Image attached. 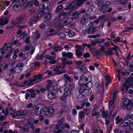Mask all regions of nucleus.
Masks as SVG:
<instances>
[{
  "label": "nucleus",
  "instance_id": "nucleus-29",
  "mask_svg": "<svg viewBox=\"0 0 133 133\" xmlns=\"http://www.w3.org/2000/svg\"><path fill=\"white\" fill-rule=\"evenodd\" d=\"M35 79H30L29 81L25 80V85L26 84L27 86L33 85L34 84V82H35Z\"/></svg>",
  "mask_w": 133,
  "mask_h": 133
},
{
  "label": "nucleus",
  "instance_id": "nucleus-37",
  "mask_svg": "<svg viewBox=\"0 0 133 133\" xmlns=\"http://www.w3.org/2000/svg\"><path fill=\"white\" fill-rule=\"evenodd\" d=\"M14 68V63L12 64L11 65V68L9 69V71L11 74H14L16 73V71Z\"/></svg>",
  "mask_w": 133,
  "mask_h": 133
},
{
  "label": "nucleus",
  "instance_id": "nucleus-60",
  "mask_svg": "<svg viewBox=\"0 0 133 133\" xmlns=\"http://www.w3.org/2000/svg\"><path fill=\"white\" fill-rule=\"evenodd\" d=\"M45 109L47 110H49L52 112L53 113L54 111V108L52 107H46Z\"/></svg>",
  "mask_w": 133,
  "mask_h": 133
},
{
  "label": "nucleus",
  "instance_id": "nucleus-45",
  "mask_svg": "<svg viewBox=\"0 0 133 133\" xmlns=\"http://www.w3.org/2000/svg\"><path fill=\"white\" fill-rule=\"evenodd\" d=\"M64 76L66 79L67 81H68L69 82H71L70 77L69 76H68L67 74H64Z\"/></svg>",
  "mask_w": 133,
  "mask_h": 133
},
{
  "label": "nucleus",
  "instance_id": "nucleus-56",
  "mask_svg": "<svg viewBox=\"0 0 133 133\" xmlns=\"http://www.w3.org/2000/svg\"><path fill=\"white\" fill-rule=\"evenodd\" d=\"M68 108L66 105H65L62 106L61 109L63 110V112H65L67 111L68 110Z\"/></svg>",
  "mask_w": 133,
  "mask_h": 133
},
{
  "label": "nucleus",
  "instance_id": "nucleus-17",
  "mask_svg": "<svg viewBox=\"0 0 133 133\" xmlns=\"http://www.w3.org/2000/svg\"><path fill=\"white\" fill-rule=\"evenodd\" d=\"M36 89H29L26 90V92L28 93H30V97L31 98H35L36 95L37 94L36 93Z\"/></svg>",
  "mask_w": 133,
  "mask_h": 133
},
{
  "label": "nucleus",
  "instance_id": "nucleus-64",
  "mask_svg": "<svg viewBox=\"0 0 133 133\" xmlns=\"http://www.w3.org/2000/svg\"><path fill=\"white\" fill-rule=\"evenodd\" d=\"M121 4H125L128 1V0H118Z\"/></svg>",
  "mask_w": 133,
  "mask_h": 133
},
{
  "label": "nucleus",
  "instance_id": "nucleus-34",
  "mask_svg": "<svg viewBox=\"0 0 133 133\" xmlns=\"http://www.w3.org/2000/svg\"><path fill=\"white\" fill-rule=\"evenodd\" d=\"M129 71L128 70V69H127L124 72H122V75L123 76H125L126 77L128 78L129 75H130V72H129Z\"/></svg>",
  "mask_w": 133,
  "mask_h": 133
},
{
  "label": "nucleus",
  "instance_id": "nucleus-33",
  "mask_svg": "<svg viewBox=\"0 0 133 133\" xmlns=\"http://www.w3.org/2000/svg\"><path fill=\"white\" fill-rule=\"evenodd\" d=\"M75 34L73 30H69L68 31V36L70 37H72L75 35Z\"/></svg>",
  "mask_w": 133,
  "mask_h": 133
},
{
  "label": "nucleus",
  "instance_id": "nucleus-38",
  "mask_svg": "<svg viewBox=\"0 0 133 133\" xmlns=\"http://www.w3.org/2000/svg\"><path fill=\"white\" fill-rule=\"evenodd\" d=\"M52 81L51 80H49L47 82L48 84L45 88H46L47 90H48V89H49L51 87L52 84Z\"/></svg>",
  "mask_w": 133,
  "mask_h": 133
},
{
  "label": "nucleus",
  "instance_id": "nucleus-28",
  "mask_svg": "<svg viewBox=\"0 0 133 133\" xmlns=\"http://www.w3.org/2000/svg\"><path fill=\"white\" fill-rule=\"evenodd\" d=\"M54 70L55 72H56V74H58V75H60L65 72V71L59 70V69L55 66L54 67Z\"/></svg>",
  "mask_w": 133,
  "mask_h": 133
},
{
  "label": "nucleus",
  "instance_id": "nucleus-23",
  "mask_svg": "<svg viewBox=\"0 0 133 133\" xmlns=\"http://www.w3.org/2000/svg\"><path fill=\"white\" fill-rule=\"evenodd\" d=\"M48 94L47 95L48 98L51 99H53L55 97L54 92L52 90H48Z\"/></svg>",
  "mask_w": 133,
  "mask_h": 133
},
{
  "label": "nucleus",
  "instance_id": "nucleus-49",
  "mask_svg": "<svg viewBox=\"0 0 133 133\" xmlns=\"http://www.w3.org/2000/svg\"><path fill=\"white\" fill-rule=\"evenodd\" d=\"M86 19L84 17H83L80 20L81 24L82 25H84L86 22Z\"/></svg>",
  "mask_w": 133,
  "mask_h": 133
},
{
  "label": "nucleus",
  "instance_id": "nucleus-51",
  "mask_svg": "<svg viewBox=\"0 0 133 133\" xmlns=\"http://www.w3.org/2000/svg\"><path fill=\"white\" fill-rule=\"evenodd\" d=\"M98 116V117H100L101 116V114L99 113L98 112L96 111L94 112H92L91 116L92 117H93L94 116Z\"/></svg>",
  "mask_w": 133,
  "mask_h": 133
},
{
  "label": "nucleus",
  "instance_id": "nucleus-8",
  "mask_svg": "<svg viewBox=\"0 0 133 133\" xmlns=\"http://www.w3.org/2000/svg\"><path fill=\"white\" fill-rule=\"evenodd\" d=\"M94 4V2H88L86 4V5L88 7V9L86 11L87 15H89L92 12L95 7Z\"/></svg>",
  "mask_w": 133,
  "mask_h": 133
},
{
  "label": "nucleus",
  "instance_id": "nucleus-55",
  "mask_svg": "<svg viewBox=\"0 0 133 133\" xmlns=\"http://www.w3.org/2000/svg\"><path fill=\"white\" fill-rule=\"evenodd\" d=\"M58 35L59 37L61 38H64L66 37L65 34L63 32L59 33L58 34Z\"/></svg>",
  "mask_w": 133,
  "mask_h": 133
},
{
  "label": "nucleus",
  "instance_id": "nucleus-31",
  "mask_svg": "<svg viewBox=\"0 0 133 133\" xmlns=\"http://www.w3.org/2000/svg\"><path fill=\"white\" fill-rule=\"evenodd\" d=\"M76 57L78 58H80L82 55V51L79 50H76Z\"/></svg>",
  "mask_w": 133,
  "mask_h": 133
},
{
  "label": "nucleus",
  "instance_id": "nucleus-57",
  "mask_svg": "<svg viewBox=\"0 0 133 133\" xmlns=\"http://www.w3.org/2000/svg\"><path fill=\"white\" fill-rule=\"evenodd\" d=\"M83 56L84 58H88L90 57V55L89 53L88 52H86L83 55Z\"/></svg>",
  "mask_w": 133,
  "mask_h": 133
},
{
  "label": "nucleus",
  "instance_id": "nucleus-36",
  "mask_svg": "<svg viewBox=\"0 0 133 133\" xmlns=\"http://www.w3.org/2000/svg\"><path fill=\"white\" fill-rule=\"evenodd\" d=\"M79 117L81 120L85 118V116L83 111H80L79 113Z\"/></svg>",
  "mask_w": 133,
  "mask_h": 133
},
{
  "label": "nucleus",
  "instance_id": "nucleus-43",
  "mask_svg": "<svg viewBox=\"0 0 133 133\" xmlns=\"http://www.w3.org/2000/svg\"><path fill=\"white\" fill-rule=\"evenodd\" d=\"M21 5H20V6ZM19 5H14L13 7V10L16 11H17L19 10L20 9Z\"/></svg>",
  "mask_w": 133,
  "mask_h": 133
},
{
  "label": "nucleus",
  "instance_id": "nucleus-40",
  "mask_svg": "<svg viewBox=\"0 0 133 133\" xmlns=\"http://www.w3.org/2000/svg\"><path fill=\"white\" fill-rule=\"evenodd\" d=\"M7 45V43H5L4 44L3 46L0 49V52L3 55L4 54L5 52L4 51L5 47Z\"/></svg>",
  "mask_w": 133,
  "mask_h": 133
},
{
  "label": "nucleus",
  "instance_id": "nucleus-50",
  "mask_svg": "<svg viewBox=\"0 0 133 133\" xmlns=\"http://www.w3.org/2000/svg\"><path fill=\"white\" fill-rule=\"evenodd\" d=\"M110 77L109 75L104 76V78L105 80L108 83H110V82L111 81V79L110 78Z\"/></svg>",
  "mask_w": 133,
  "mask_h": 133
},
{
  "label": "nucleus",
  "instance_id": "nucleus-2",
  "mask_svg": "<svg viewBox=\"0 0 133 133\" xmlns=\"http://www.w3.org/2000/svg\"><path fill=\"white\" fill-rule=\"evenodd\" d=\"M66 122L64 117H62L58 122V123L54 128V130L56 133H68V130L62 129L63 125Z\"/></svg>",
  "mask_w": 133,
  "mask_h": 133
},
{
  "label": "nucleus",
  "instance_id": "nucleus-16",
  "mask_svg": "<svg viewBox=\"0 0 133 133\" xmlns=\"http://www.w3.org/2000/svg\"><path fill=\"white\" fill-rule=\"evenodd\" d=\"M61 61L62 62L64 65L63 67V68H64L65 66V65H71L73 63L72 61L71 60L68 61L66 58L65 57L64 58L63 57H62Z\"/></svg>",
  "mask_w": 133,
  "mask_h": 133
},
{
  "label": "nucleus",
  "instance_id": "nucleus-59",
  "mask_svg": "<svg viewBox=\"0 0 133 133\" xmlns=\"http://www.w3.org/2000/svg\"><path fill=\"white\" fill-rule=\"evenodd\" d=\"M17 84L19 87H24L25 85V81L23 83L22 82L21 83L18 82Z\"/></svg>",
  "mask_w": 133,
  "mask_h": 133
},
{
  "label": "nucleus",
  "instance_id": "nucleus-61",
  "mask_svg": "<svg viewBox=\"0 0 133 133\" xmlns=\"http://www.w3.org/2000/svg\"><path fill=\"white\" fill-rule=\"evenodd\" d=\"M49 61V63L51 65L55 64L57 62V61L55 59H51Z\"/></svg>",
  "mask_w": 133,
  "mask_h": 133
},
{
  "label": "nucleus",
  "instance_id": "nucleus-54",
  "mask_svg": "<svg viewBox=\"0 0 133 133\" xmlns=\"http://www.w3.org/2000/svg\"><path fill=\"white\" fill-rule=\"evenodd\" d=\"M33 5L36 6H38L39 5V2L37 0H34L33 1Z\"/></svg>",
  "mask_w": 133,
  "mask_h": 133
},
{
  "label": "nucleus",
  "instance_id": "nucleus-32",
  "mask_svg": "<svg viewBox=\"0 0 133 133\" xmlns=\"http://www.w3.org/2000/svg\"><path fill=\"white\" fill-rule=\"evenodd\" d=\"M63 8V6L62 5H60L59 6L56 8V13H58L61 11Z\"/></svg>",
  "mask_w": 133,
  "mask_h": 133
},
{
  "label": "nucleus",
  "instance_id": "nucleus-7",
  "mask_svg": "<svg viewBox=\"0 0 133 133\" xmlns=\"http://www.w3.org/2000/svg\"><path fill=\"white\" fill-rule=\"evenodd\" d=\"M118 49L121 51L120 49L118 47L115 48H114L113 49H111L110 48H109L108 49V51H105V53L106 54V55L109 56L112 55L114 54V52L112 51L113 50L115 52V54L117 56H118L119 55L117 50Z\"/></svg>",
  "mask_w": 133,
  "mask_h": 133
},
{
  "label": "nucleus",
  "instance_id": "nucleus-26",
  "mask_svg": "<svg viewBox=\"0 0 133 133\" xmlns=\"http://www.w3.org/2000/svg\"><path fill=\"white\" fill-rule=\"evenodd\" d=\"M124 118L130 122L131 123L132 122H133V114L127 115Z\"/></svg>",
  "mask_w": 133,
  "mask_h": 133
},
{
  "label": "nucleus",
  "instance_id": "nucleus-15",
  "mask_svg": "<svg viewBox=\"0 0 133 133\" xmlns=\"http://www.w3.org/2000/svg\"><path fill=\"white\" fill-rule=\"evenodd\" d=\"M34 127L35 126L34 124L31 123L29 121L27 123H25V132H29L30 131L29 129L30 128L34 129Z\"/></svg>",
  "mask_w": 133,
  "mask_h": 133
},
{
  "label": "nucleus",
  "instance_id": "nucleus-62",
  "mask_svg": "<svg viewBox=\"0 0 133 133\" xmlns=\"http://www.w3.org/2000/svg\"><path fill=\"white\" fill-rule=\"evenodd\" d=\"M117 92V91H115V92H114L112 95V99H113L115 100V99H116V93Z\"/></svg>",
  "mask_w": 133,
  "mask_h": 133
},
{
  "label": "nucleus",
  "instance_id": "nucleus-27",
  "mask_svg": "<svg viewBox=\"0 0 133 133\" xmlns=\"http://www.w3.org/2000/svg\"><path fill=\"white\" fill-rule=\"evenodd\" d=\"M96 29V28L94 26H91L89 28L87 31L88 34H92L93 33Z\"/></svg>",
  "mask_w": 133,
  "mask_h": 133
},
{
  "label": "nucleus",
  "instance_id": "nucleus-21",
  "mask_svg": "<svg viewBox=\"0 0 133 133\" xmlns=\"http://www.w3.org/2000/svg\"><path fill=\"white\" fill-rule=\"evenodd\" d=\"M24 111L20 110L17 112L15 114V118L18 119L22 118L24 116Z\"/></svg>",
  "mask_w": 133,
  "mask_h": 133
},
{
  "label": "nucleus",
  "instance_id": "nucleus-4",
  "mask_svg": "<svg viewBox=\"0 0 133 133\" xmlns=\"http://www.w3.org/2000/svg\"><path fill=\"white\" fill-rule=\"evenodd\" d=\"M110 4L109 2H106L97 10L96 12H97V13L96 14H107V13L111 12L112 10V8H110L108 10H105L109 8V5Z\"/></svg>",
  "mask_w": 133,
  "mask_h": 133
},
{
  "label": "nucleus",
  "instance_id": "nucleus-48",
  "mask_svg": "<svg viewBox=\"0 0 133 133\" xmlns=\"http://www.w3.org/2000/svg\"><path fill=\"white\" fill-rule=\"evenodd\" d=\"M113 41L115 42V43H116L117 42H121V40H120V37H117L113 39Z\"/></svg>",
  "mask_w": 133,
  "mask_h": 133
},
{
  "label": "nucleus",
  "instance_id": "nucleus-24",
  "mask_svg": "<svg viewBox=\"0 0 133 133\" xmlns=\"http://www.w3.org/2000/svg\"><path fill=\"white\" fill-rule=\"evenodd\" d=\"M9 21V20L8 18L0 19V25L3 26L6 24Z\"/></svg>",
  "mask_w": 133,
  "mask_h": 133
},
{
  "label": "nucleus",
  "instance_id": "nucleus-30",
  "mask_svg": "<svg viewBox=\"0 0 133 133\" xmlns=\"http://www.w3.org/2000/svg\"><path fill=\"white\" fill-rule=\"evenodd\" d=\"M115 120L116 121V124H118L123 121V119L122 118H120V116L119 115H118L116 117Z\"/></svg>",
  "mask_w": 133,
  "mask_h": 133
},
{
  "label": "nucleus",
  "instance_id": "nucleus-25",
  "mask_svg": "<svg viewBox=\"0 0 133 133\" xmlns=\"http://www.w3.org/2000/svg\"><path fill=\"white\" fill-rule=\"evenodd\" d=\"M12 45L11 44L9 43L7 45L6 47H5V51H10V53L12 54L13 51V50L12 49Z\"/></svg>",
  "mask_w": 133,
  "mask_h": 133
},
{
  "label": "nucleus",
  "instance_id": "nucleus-52",
  "mask_svg": "<svg viewBox=\"0 0 133 133\" xmlns=\"http://www.w3.org/2000/svg\"><path fill=\"white\" fill-rule=\"evenodd\" d=\"M77 69L78 71L80 70L81 72H83L85 69V67L83 65H82L78 67Z\"/></svg>",
  "mask_w": 133,
  "mask_h": 133
},
{
  "label": "nucleus",
  "instance_id": "nucleus-5",
  "mask_svg": "<svg viewBox=\"0 0 133 133\" xmlns=\"http://www.w3.org/2000/svg\"><path fill=\"white\" fill-rule=\"evenodd\" d=\"M79 13L77 11H75L71 15V17H68L64 21L63 25L64 26H66L70 24L71 22L73 21L74 19H77L79 17Z\"/></svg>",
  "mask_w": 133,
  "mask_h": 133
},
{
  "label": "nucleus",
  "instance_id": "nucleus-10",
  "mask_svg": "<svg viewBox=\"0 0 133 133\" xmlns=\"http://www.w3.org/2000/svg\"><path fill=\"white\" fill-rule=\"evenodd\" d=\"M85 89H83L82 91L80 90L79 91V94L78 95L77 99L79 101L81 102L84 100L86 97V96L85 95L83 94V93H86L85 91L88 90H85Z\"/></svg>",
  "mask_w": 133,
  "mask_h": 133
},
{
  "label": "nucleus",
  "instance_id": "nucleus-39",
  "mask_svg": "<svg viewBox=\"0 0 133 133\" xmlns=\"http://www.w3.org/2000/svg\"><path fill=\"white\" fill-rule=\"evenodd\" d=\"M66 57L70 59H72L74 58L73 56V53L70 52H67Z\"/></svg>",
  "mask_w": 133,
  "mask_h": 133
},
{
  "label": "nucleus",
  "instance_id": "nucleus-44",
  "mask_svg": "<svg viewBox=\"0 0 133 133\" xmlns=\"http://www.w3.org/2000/svg\"><path fill=\"white\" fill-rule=\"evenodd\" d=\"M127 82L131 84L132 85V88L133 89V77H131L130 79L128 78Z\"/></svg>",
  "mask_w": 133,
  "mask_h": 133
},
{
  "label": "nucleus",
  "instance_id": "nucleus-35",
  "mask_svg": "<svg viewBox=\"0 0 133 133\" xmlns=\"http://www.w3.org/2000/svg\"><path fill=\"white\" fill-rule=\"evenodd\" d=\"M43 75L42 74H38V75L35 76L34 77V79H35V81L38 79H40L42 77Z\"/></svg>",
  "mask_w": 133,
  "mask_h": 133
},
{
  "label": "nucleus",
  "instance_id": "nucleus-42",
  "mask_svg": "<svg viewBox=\"0 0 133 133\" xmlns=\"http://www.w3.org/2000/svg\"><path fill=\"white\" fill-rule=\"evenodd\" d=\"M102 115L103 117H104L105 119H107L108 117V114L107 111H106L104 110H103L102 112Z\"/></svg>",
  "mask_w": 133,
  "mask_h": 133
},
{
  "label": "nucleus",
  "instance_id": "nucleus-18",
  "mask_svg": "<svg viewBox=\"0 0 133 133\" xmlns=\"http://www.w3.org/2000/svg\"><path fill=\"white\" fill-rule=\"evenodd\" d=\"M105 40L104 38H102L101 40H96L94 41H91V45L93 46H95L97 44H98L99 45L100 44H103V42Z\"/></svg>",
  "mask_w": 133,
  "mask_h": 133
},
{
  "label": "nucleus",
  "instance_id": "nucleus-53",
  "mask_svg": "<svg viewBox=\"0 0 133 133\" xmlns=\"http://www.w3.org/2000/svg\"><path fill=\"white\" fill-rule=\"evenodd\" d=\"M70 128V126L69 124L68 123H67L66 121L65 122L63 125L62 129H64V128Z\"/></svg>",
  "mask_w": 133,
  "mask_h": 133
},
{
  "label": "nucleus",
  "instance_id": "nucleus-19",
  "mask_svg": "<svg viewBox=\"0 0 133 133\" xmlns=\"http://www.w3.org/2000/svg\"><path fill=\"white\" fill-rule=\"evenodd\" d=\"M23 63L18 64L15 67L14 69L15 70L16 73L20 72L23 66Z\"/></svg>",
  "mask_w": 133,
  "mask_h": 133
},
{
  "label": "nucleus",
  "instance_id": "nucleus-11",
  "mask_svg": "<svg viewBox=\"0 0 133 133\" xmlns=\"http://www.w3.org/2000/svg\"><path fill=\"white\" fill-rule=\"evenodd\" d=\"M127 80H125L123 85V87L121 88V90L122 91H124L125 90L126 91H127L130 87L132 88V85L130 83L127 82Z\"/></svg>",
  "mask_w": 133,
  "mask_h": 133
},
{
  "label": "nucleus",
  "instance_id": "nucleus-3",
  "mask_svg": "<svg viewBox=\"0 0 133 133\" xmlns=\"http://www.w3.org/2000/svg\"><path fill=\"white\" fill-rule=\"evenodd\" d=\"M74 87L71 84H70L65 88L64 90V92L60 97L61 100L63 101L67 98L68 96H69L72 94V91Z\"/></svg>",
  "mask_w": 133,
  "mask_h": 133
},
{
  "label": "nucleus",
  "instance_id": "nucleus-63",
  "mask_svg": "<svg viewBox=\"0 0 133 133\" xmlns=\"http://www.w3.org/2000/svg\"><path fill=\"white\" fill-rule=\"evenodd\" d=\"M119 133H131V132L129 131L126 130H122L119 131Z\"/></svg>",
  "mask_w": 133,
  "mask_h": 133
},
{
  "label": "nucleus",
  "instance_id": "nucleus-58",
  "mask_svg": "<svg viewBox=\"0 0 133 133\" xmlns=\"http://www.w3.org/2000/svg\"><path fill=\"white\" fill-rule=\"evenodd\" d=\"M63 110L61 109L57 113V117H61L63 113Z\"/></svg>",
  "mask_w": 133,
  "mask_h": 133
},
{
  "label": "nucleus",
  "instance_id": "nucleus-1",
  "mask_svg": "<svg viewBox=\"0 0 133 133\" xmlns=\"http://www.w3.org/2000/svg\"><path fill=\"white\" fill-rule=\"evenodd\" d=\"M88 80V77L85 76L84 75H81L78 82V84L81 89L83 88V89H85V90H89L91 88L92 83L90 81L87 82Z\"/></svg>",
  "mask_w": 133,
  "mask_h": 133
},
{
  "label": "nucleus",
  "instance_id": "nucleus-6",
  "mask_svg": "<svg viewBox=\"0 0 133 133\" xmlns=\"http://www.w3.org/2000/svg\"><path fill=\"white\" fill-rule=\"evenodd\" d=\"M132 106V101L127 98L123 103L122 108L124 110H129L131 108Z\"/></svg>",
  "mask_w": 133,
  "mask_h": 133
},
{
  "label": "nucleus",
  "instance_id": "nucleus-9",
  "mask_svg": "<svg viewBox=\"0 0 133 133\" xmlns=\"http://www.w3.org/2000/svg\"><path fill=\"white\" fill-rule=\"evenodd\" d=\"M43 14H42L39 11L38 14L34 16L30 20L29 22L31 24L35 23L39 19V18L41 17Z\"/></svg>",
  "mask_w": 133,
  "mask_h": 133
},
{
  "label": "nucleus",
  "instance_id": "nucleus-13",
  "mask_svg": "<svg viewBox=\"0 0 133 133\" xmlns=\"http://www.w3.org/2000/svg\"><path fill=\"white\" fill-rule=\"evenodd\" d=\"M49 5H48L46 8L45 4H43L42 5L39 6V8L41 9L39 10V11L43 14H44L46 11L47 12H48V11L50 10L49 9Z\"/></svg>",
  "mask_w": 133,
  "mask_h": 133
},
{
  "label": "nucleus",
  "instance_id": "nucleus-46",
  "mask_svg": "<svg viewBox=\"0 0 133 133\" xmlns=\"http://www.w3.org/2000/svg\"><path fill=\"white\" fill-rule=\"evenodd\" d=\"M33 5V1L28 2L26 3L25 2V7L28 6H32Z\"/></svg>",
  "mask_w": 133,
  "mask_h": 133
},
{
  "label": "nucleus",
  "instance_id": "nucleus-41",
  "mask_svg": "<svg viewBox=\"0 0 133 133\" xmlns=\"http://www.w3.org/2000/svg\"><path fill=\"white\" fill-rule=\"evenodd\" d=\"M23 19L22 17H20L16 19L17 24H20L22 22V20Z\"/></svg>",
  "mask_w": 133,
  "mask_h": 133
},
{
  "label": "nucleus",
  "instance_id": "nucleus-22",
  "mask_svg": "<svg viewBox=\"0 0 133 133\" xmlns=\"http://www.w3.org/2000/svg\"><path fill=\"white\" fill-rule=\"evenodd\" d=\"M42 111L44 112V115L45 116H46L48 117H50L52 115L53 112H52L49 110H46L45 109L43 108L42 109Z\"/></svg>",
  "mask_w": 133,
  "mask_h": 133
},
{
  "label": "nucleus",
  "instance_id": "nucleus-20",
  "mask_svg": "<svg viewBox=\"0 0 133 133\" xmlns=\"http://www.w3.org/2000/svg\"><path fill=\"white\" fill-rule=\"evenodd\" d=\"M37 88L36 91V93L37 94H39L40 93H44L47 90L46 88H43L41 85L39 86Z\"/></svg>",
  "mask_w": 133,
  "mask_h": 133
},
{
  "label": "nucleus",
  "instance_id": "nucleus-12",
  "mask_svg": "<svg viewBox=\"0 0 133 133\" xmlns=\"http://www.w3.org/2000/svg\"><path fill=\"white\" fill-rule=\"evenodd\" d=\"M129 122L127 120L125 119H124L123 121L121 123L119 124L120 127L122 128L127 129L128 127H129V126L131 122Z\"/></svg>",
  "mask_w": 133,
  "mask_h": 133
},
{
  "label": "nucleus",
  "instance_id": "nucleus-14",
  "mask_svg": "<svg viewBox=\"0 0 133 133\" xmlns=\"http://www.w3.org/2000/svg\"><path fill=\"white\" fill-rule=\"evenodd\" d=\"M51 10H49L48 11V12H47L46 11L45 12V13H44V14L45 15L44 17L45 21H49L52 18V13L50 12L52 11Z\"/></svg>",
  "mask_w": 133,
  "mask_h": 133
},
{
  "label": "nucleus",
  "instance_id": "nucleus-47",
  "mask_svg": "<svg viewBox=\"0 0 133 133\" xmlns=\"http://www.w3.org/2000/svg\"><path fill=\"white\" fill-rule=\"evenodd\" d=\"M100 52L98 50L94 51L92 54V55L94 56H97L100 54Z\"/></svg>",
  "mask_w": 133,
  "mask_h": 133
}]
</instances>
